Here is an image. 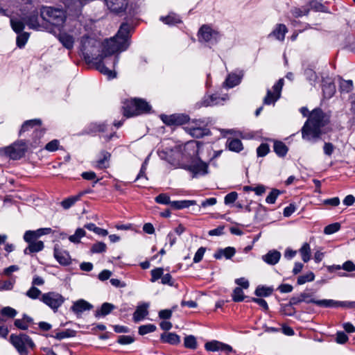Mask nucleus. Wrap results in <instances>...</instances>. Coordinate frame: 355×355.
<instances>
[{
	"label": "nucleus",
	"mask_w": 355,
	"mask_h": 355,
	"mask_svg": "<svg viewBox=\"0 0 355 355\" xmlns=\"http://www.w3.org/2000/svg\"><path fill=\"white\" fill-rule=\"evenodd\" d=\"M130 32V26L126 22L122 23L116 35L105 42L101 53L96 56L92 62L96 69L109 79L116 77V71L110 68L114 69L119 60V55L114 57L112 55L128 48Z\"/></svg>",
	"instance_id": "obj_1"
},
{
	"label": "nucleus",
	"mask_w": 355,
	"mask_h": 355,
	"mask_svg": "<svg viewBox=\"0 0 355 355\" xmlns=\"http://www.w3.org/2000/svg\"><path fill=\"white\" fill-rule=\"evenodd\" d=\"M329 122V116L321 109H314L302 128L303 139L315 141L320 138L321 128Z\"/></svg>",
	"instance_id": "obj_2"
},
{
	"label": "nucleus",
	"mask_w": 355,
	"mask_h": 355,
	"mask_svg": "<svg viewBox=\"0 0 355 355\" xmlns=\"http://www.w3.org/2000/svg\"><path fill=\"white\" fill-rule=\"evenodd\" d=\"M21 11L23 20L29 28L41 31L46 28L45 22L42 21L41 14L39 15L37 9L33 6L31 0H18Z\"/></svg>",
	"instance_id": "obj_3"
},
{
	"label": "nucleus",
	"mask_w": 355,
	"mask_h": 355,
	"mask_svg": "<svg viewBox=\"0 0 355 355\" xmlns=\"http://www.w3.org/2000/svg\"><path fill=\"white\" fill-rule=\"evenodd\" d=\"M41 18L46 26L47 23L54 26H62L67 18L66 11L60 8L43 6L41 8Z\"/></svg>",
	"instance_id": "obj_4"
},
{
	"label": "nucleus",
	"mask_w": 355,
	"mask_h": 355,
	"mask_svg": "<svg viewBox=\"0 0 355 355\" xmlns=\"http://www.w3.org/2000/svg\"><path fill=\"white\" fill-rule=\"evenodd\" d=\"M100 42L93 37L85 35L80 40V51L83 53L85 61L93 62L94 59L98 55Z\"/></svg>",
	"instance_id": "obj_5"
},
{
	"label": "nucleus",
	"mask_w": 355,
	"mask_h": 355,
	"mask_svg": "<svg viewBox=\"0 0 355 355\" xmlns=\"http://www.w3.org/2000/svg\"><path fill=\"white\" fill-rule=\"evenodd\" d=\"M9 341L14 346L19 355H28L29 350L33 349L35 345L33 340L25 334H11Z\"/></svg>",
	"instance_id": "obj_6"
},
{
	"label": "nucleus",
	"mask_w": 355,
	"mask_h": 355,
	"mask_svg": "<svg viewBox=\"0 0 355 355\" xmlns=\"http://www.w3.org/2000/svg\"><path fill=\"white\" fill-rule=\"evenodd\" d=\"M150 105L143 99H132L123 107V114L126 117H131L142 113L148 112Z\"/></svg>",
	"instance_id": "obj_7"
},
{
	"label": "nucleus",
	"mask_w": 355,
	"mask_h": 355,
	"mask_svg": "<svg viewBox=\"0 0 355 355\" xmlns=\"http://www.w3.org/2000/svg\"><path fill=\"white\" fill-rule=\"evenodd\" d=\"M162 121L167 125H182L188 122L185 127L200 128L205 125L204 121L201 120H193L189 121V117L184 114H171L162 116Z\"/></svg>",
	"instance_id": "obj_8"
},
{
	"label": "nucleus",
	"mask_w": 355,
	"mask_h": 355,
	"mask_svg": "<svg viewBox=\"0 0 355 355\" xmlns=\"http://www.w3.org/2000/svg\"><path fill=\"white\" fill-rule=\"evenodd\" d=\"M40 300L50 308L54 313H56L64 304L66 299L58 292L49 291L43 293L40 297Z\"/></svg>",
	"instance_id": "obj_9"
},
{
	"label": "nucleus",
	"mask_w": 355,
	"mask_h": 355,
	"mask_svg": "<svg viewBox=\"0 0 355 355\" xmlns=\"http://www.w3.org/2000/svg\"><path fill=\"white\" fill-rule=\"evenodd\" d=\"M74 27L75 30L71 31L72 33L62 31L57 36L59 42L68 50L73 49L76 37H78L80 34L81 24L76 22Z\"/></svg>",
	"instance_id": "obj_10"
},
{
	"label": "nucleus",
	"mask_w": 355,
	"mask_h": 355,
	"mask_svg": "<svg viewBox=\"0 0 355 355\" xmlns=\"http://www.w3.org/2000/svg\"><path fill=\"white\" fill-rule=\"evenodd\" d=\"M199 142L189 141L182 146H179V151L182 155V160L189 162L198 157Z\"/></svg>",
	"instance_id": "obj_11"
},
{
	"label": "nucleus",
	"mask_w": 355,
	"mask_h": 355,
	"mask_svg": "<svg viewBox=\"0 0 355 355\" xmlns=\"http://www.w3.org/2000/svg\"><path fill=\"white\" fill-rule=\"evenodd\" d=\"M1 153L12 159H19L25 155V143L20 141L18 143H14L10 146L3 147L1 149Z\"/></svg>",
	"instance_id": "obj_12"
},
{
	"label": "nucleus",
	"mask_w": 355,
	"mask_h": 355,
	"mask_svg": "<svg viewBox=\"0 0 355 355\" xmlns=\"http://www.w3.org/2000/svg\"><path fill=\"white\" fill-rule=\"evenodd\" d=\"M198 40L200 42L216 44L220 40V33L209 25H203L198 31Z\"/></svg>",
	"instance_id": "obj_13"
},
{
	"label": "nucleus",
	"mask_w": 355,
	"mask_h": 355,
	"mask_svg": "<svg viewBox=\"0 0 355 355\" xmlns=\"http://www.w3.org/2000/svg\"><path fill=\"white\" fill-rule=\"evenodd\" d=\"M187 168L193 174V178L203 176L209 173V166L207 162L197 157L189 162Z\"/></svg>",
	"instance_id": "obj_14"
},
{
	"label": "nucleus",
	"mask_w": 355,
	"mask_h": 355,
	"mask_svg": "<svg viewBox=\"0 0 355 355\" xmlns=\"http://www.w3.org/2000/svg\"><path fill=\"white\" fill-rule=\"evenodd\" d=\"M284 85V80L279 79L272 87V92L270 89L267 90V94L263 98L265 105L274 104L280 97L281 92Z\"/></svg>",
	"instance_id": "obj_15"
},
{
	"label": "nucleus",
	"mask_w": 355,
	"mask_h": 355,
	"mask_svg": "<svg viewBox=\"0 0 355 355\" xmlns=\"http://www.w3.org/2000/svg\"><path fill=\"white\" fill-rule=\"evenodd\" d=\"M314 304L321 307L355 308V302L336 301L334 300H315Z\"/></svg>",
	"instance_id": "obj_16"
},
{
	"label": "nucleus",
	"mask_w": 355,
	"mask_h": 355,
	"mask_svg": "<svg viewBox=\"0 0 355 355\" xmlns=\"http://www.w3.org/2000/svg\"><path fill=\"white\" fill-rule=\"evenodd\" d=\"M205 348L207 351H210V352L220 351L221 352H225V353H229V352L236 353V351H234L230 345L223 343L217 341V340H212L210 342H207L205 345Z\"/></svg>",
	"instance_id": "obj_17"
},
{
	"label": "nucleus",
	"mask_w": 355,
	"mask_h": 355,
	"mask_svg": "<svg viewBox=\"0 0 355 355\" xmlns=\"http://www.w3.org/2000/svg\"><path fill=\"white\" fill-rule=\"evenodd\" d=\"M54 257L61 265L68 266L71 263V257L69 252L62 249L58 245H55L54 247Z\"/></svg>",
	"instance_id": "obj_18"
},
{
	"label": "nucleus",
	"mask_w": 355,
	"mask_h": 355,
	"mask_svg": "<svg viewBox=\"0 0 355 355\" xmlns=\"http://www.w3.org/2000/svg\"><path fill=\"white\" fill-rule=\"evenodd\" d=\"M93 306L84 300H78L73 303L71 310L77 315L80 316L81 314L86 311H89Z\"/></svg>",
	"instance_id": "obj_19"
},
{
	"label": "nucleus",
	"mask_w": 355,
	"mask_h": 355,
	"mask_svg": "<svg viewBox=\"0 0 355 355\" xmlns=\"http://www.w3.org/2000/svg\"><path fill=\"white\" fill-rule=\"evenodd\" d=\"M315 299L313 297V295L306 291L301 293L300 294L293 296L290 299L289 304L292 306L297 305L301 302H306L307 304H314Z\"/></svg>",
	"instance_id": "obj_20"
},
{
	"label": "nucleus",
	"mask_w": 355,
	"mask_h": 355,
	"mask_svg": "<svg viewBox=\"0 0 355 355\" xmlns=\"http://www.w3.org/2000/svg\"><path fill=\"white\" fill-rule=\"evenodd\" d=\"M105 3L109 10L119 13L125 10L128 0H105Z\"/></svg>",
	"instance_id": "obj_21"
},
{
	"label": "nucleus",
	"mask_w": 355,
	"mask_h": 355,
	"mask_svg": "<svg viewBox=\"0 0 355 355\" xmlns=\"http://www.w3.org/2000/svg\"><path fill=\"white\" fill-rule=\"evenodd\" d=\"M148 303H142L141 304L138 305L133 314L134 322H138L143 320L148 314Z\"/></svg>",
	"instance_id": "obj_22"
},
{
	"label": "nucleus",
	"mask_w": 355,
	"mask_h": 355,
	"mask_svg": "<svg viewBox=\"0 0 355 355\" xmlns=\"http://www.w3.org/2000/svg\"><path fill=\"white\" fill-rule=\"evenodd\" d=\"M184 130L193 137L196 138H200L209 134V130L206 128L205 125L200 128L184 127Z\"/></svg>",
	"instance_id": "obj_23"
},
{
	"label": "nucleus",
	"mask_w": 355,
	"mask_h": 355,
	"mask_svg": "<svg viewBox=\"0 0 355 355\" xmlns=\"http://www.w3.org/2000/svg\"><path fill=\"white\" fill-rule=\"evenodd\" d=\"M281 253L275 250H270L266 254L263 256V260L270 265H275L280 259Z\"/></svg>",
	"instance_id": "obj_24"
},
{
	"label": "nucleus",
	"mask_w": 355,
	"mask_h": 355,
	"mask_svg": "<svg viewBox=\"0 0 355 355\" xmlns=\"http://www.w3.org/2000/svg\"><path fill=\"white\" fill-rule=\"evenodd\" d=\"M236 253V250L233 247H227L223 249H219L214 255L216 259H220L225 257L227 259H231Z\"/></svg>",
	"instance_id": "obj_25"
},
{
	"label": "nucleus",
	"mask_w": 355,
	"mask_h": 355,
	"mask_svg": "<svg viewBox=\"0 0 355 355\" xmlns=\"http://www.w3.org/2000/svg\"><path fill=\"white\" fill-rule=\"evenodd\" d=\"M160 339L162 343L171 345H177L180 343V337L175 333H164L161 335Z\"/></svg>",
	"instance_id": "obj_26"
},
{
	"label": "nucleus",
	"mask_w": 355,
	"mask_h": 355,
	"mask_svg": "<svg viewBox=\"0 0 355 355\" xmlns=\"http://www.w3.org/2000/svg\"><path fill=\"white\" fill-rule=\"evenodd\" d=\"M115 309V306L111 303L104 302L99 309L95 311L94 315L96 318L104 317L110 313Z\"/></svg>",
	"instance_id": "obj_27"
},
{
	"label": "nucleus",
	"mask_w": 355,
	"mask_h": 355,
	"mask_svg": "<svg viewBox=\"0 0 355 355\" xmlns=\"http://www.w3.org/2000/svg\"><path fill=\"white\" fill-rule=\"evenodd\" d=\"M44 248V243L41 241H36L28 243V247L24 250L25 254L36 253L42 251Z\"/></svg>",
	"instance_id": "obj_28"
},
{
	"label": "nucleus",
	"mask_w": 355,
	"mask_h": 355,
	"mask_svg": "<svg viewBox=\"0 0 355 355\" xmlns=\"http://www.w3.org/2000/svg\"><path fill=\"white\" fill-rule=\"evenodd\" d=\"M288 30L284 24H277L273 31L269 35V36H273L279 41H283L285 38V35Z\"/></svg>",
	"instance_id": "obj_29"
},
{
	"label": "nucleus",
	"mask_w": 355,
	"mask_h": 355,
	"mask_svg": "<svg viewBox=\"0 0 355 355\" xmlns=\"http://www.w3.org/2000/svg\"><path fill=\"white\" fill-rule=\"evenodd\" d=\"M322 92L325 98H331L336 92V86L332 82L323 81L322 83Z\"/></svg>",
	"instance_id": "obj_30"
},
{
	"label": "nucleus",
	"mask_w": 355,
	"mask_h": 355,
	"mask_svg": "<svg viewBox=\"0 0 355 355\" xmlns=\"http://www.w3.org/2000/svg\"><path fill=\"white\" fill-rule=\"evenodd\" d=\"M273 150L277 156L284 157L286 155L288 148L284 142L281 141H275Z\"/></svg>",
	"instance_id": "obj_31"
},
{
	"label": "nucleus",
	"mask_w": 355,
	"mask_h": 355,
	"mask_svg": "<svg viewBox=\"0 0 355 355\" xmlns=\"http://www.w3.org/2000/svg\"><path fill=\"white\" fill-rule=\"evenodd\" d=\"M102 158L99 159L96 162V164L94 165L95 168L98 169H103L108 167V161L111 157L110 153L107 151H102L101 153Z\"/></svg>",
	"instance_id": "obj_32"
},
{
	"label": "nucleus",
	"mask_w": 355,
	"mask_h": 355,
	"mask_svg": "<svg viewBox=\"0 0 355 355\" xmlns=\"http://www.w3.org/2000/svg\"><path fill=\"white\" fill-rule=\"evenodd\" d=\"M221 100L223 99L220 98V97L217 94L206 96L202 101L201 105L205 107L214 106L218 105Z\"/></svg>",
	"instance_id": "obj_33"
},
{
	"label": "nucleus",
	"mask_w": 355,
	"mask_h": 355,
	"mask_svg": "<svg viewBox=\"0 0 355 355\" xmlns=\"http://www.w3.org/2000/svg\"><path fill=\"white\" fill-rule=\"evenodd\" d=\"M196 205V200H184L172 201L171 207L175 209H182Z\"/></svg>",
	"instance_id": "obj_34"
},
{
	"label": "nucleus",
	"mask_w": 355,
	"mask_h": 355,
	"mask_svg": "<svg viewBox=\"0 0 355 355\" xmlns=\"http://www.w3.org/2000/svg\"><path fill=\"white\" fill-rule=\"evenodd\" d=\"M42 124V121L40 119H31L26 121L21 125V130L19 131V134L21 135L22 132L29 130L31 128L35 127L40 128Z\"/></svg>",
	"instance_id": "obj_35"
},
{
	"label": "nucleus",
	"mask_w": 355,
	"mask_h": 355,
	"mask_svg": "<svg viewBox=\"0 0 355 355\" xmlns=\"http://www.w3.org/2000/svg\"><path fill=\"white\" fill-rule=\"evenodd\" d=\"M83 196V193H79L76 196H70L61 202V205L64 209H68L72 207L80 198Z\"/></svg>",
	"instance_id": "obj_36"
},
{
	"label": "nucleus",
	"mask_w": 355,
	"mask_h": 355,
	"mask_svg": "<svg viewBox=\"0 0 355 355\" xmlns=\"http://www.w3.org/2000/svg\"><path fill=\"white\" fill-rule=\"evenodd\" d=\"M227 146L230 150L236 153L241 151L243 148V144L239 139H229L227 141Z\"/></svg>",
	"instance_id": "obj_37"
},
{
	"label": "nucleus",
	"mask_w": 355,
	"mask_h": 355,
	"mask_svg": "<svg viewBox=\"0 0 355 355\" xmlns=\"http://www.w3.org/2000/svg\"><path fill=\"white\" fill-rule=\"evenodd\" d=\"M160 20L168 25H175L181 22L180 17L174 13L169 14L166 17H161Z\"/></svg>",
	"instance_id": "obj_38"
},
{
	"label": "nucleus",
	"mask_w": 355,
	"mask_h": 355,
	"mask_svg": "<svg viewBox=\"0 0 355 355\" xmlns=\"http://www.w3.org/2000/svg\"><path fill=\"white\" fill-rule=\"evenodd\" d=\"M10 26L16 33H22L25 28L24 22L17 18L10 19Z\"/></svg>",
	"instance_id": "obj_39"
},
{
	"label": "nucleus",
	"mask_w": 355,
	"mask_h": 355,
	"mask_svg": "<svg viewBox=\"0 0 355 355\" xmlns=\"http://www.w3.org/2000/svg\"><path fill=\"white\" fill-rule=\"evenodd\" d=\"M293 17L297 18L302 16L307 15L309 12V8L307 6H304L301 8L295 7L291 10Z\"/></svg>",
	"instance_id": "obj_40"
},
{
	"label": "nucleus",
	"mask_w": 355,
	"mask_h": 355,
	"mask_svg": "<svg viewBox=\"0 0 355 355\" xmlns=\"http://www.w3.org/2000/svg\"><path fill=\"white\" fill-rule=\"evenodd\" d=\"M300 253L304 262H308L311 259V248L308 243H304L300 249Z\"/></svg>",
	"instance_id": "obj_41"
},
{
	"label": "nucleus",
	"mask_w": 355,
	"mask_h": 355,
	"mask_svg": "<svg viewBox=\"0 0 355 355\" xmlns=\"http://www.w3.org/2000/svg\"><path fill=\"white\" fill-rule=\"evenodd\" d=\"M273 291L272 287H267L263 286H259L254 292V294L258 297H268L270 296Z\"/></svg>",
	"instance_id": "obj_42"
},
{
	"label": "nucleus",
	"mask_w": 355,
	"mask_h": 355,
	"mask_svg": "<svg viewBox=\"0 0 355 355\" xmlns=\"http://www.w3.org/2000/svg\"><path fill=\"white\" fill-rule=\"evenodd\" d=\"M241 82V77L235 73L230 74L227 79L225 80V85L228 87H234V86L239 85Z\"/></svg>",
	"instance_id": "obj_43"
},
{
	"label": "nucleus",
	"mask_w": 355,
	"mask_h": 355,
	"mask_svg": "<svg viewBox=\"0 0 355 355\" xmlns=\"http://www.w3.org/2000/svg\"><path fill=\"white\" fill-rule=\"evenodd\" d=\"M42 294L39 288L33 286L26 293V295L32 300H40Z\"/></svg>",
	"instance_id": "obj_44"
},
{
	"label": "nucleus",
	"mask_w": 355,
	"mask_h": 355,
	"mask_svg": "<svg viewBox=\"0 0 355 355\" xmlns=\"http://www.w3.org/2000/svg\"><path fill=\"white\" fill-rule=\"evenodd\" d=\"M314 279V273L313 272H309L306 274L299 276L297 278V283L298 285H302L306 282H313Z\"/></svg>",
	"instance_id": "obj_45"
},
{
	"label": "nucleus",
	"mask_w": 355,
	"mask_h": 355,
	"mask_svg": "<svg viewBox=\"0 0 355 355\" xmlns=\"http://www.w3.org/2000/svg\"><path fill=\"white\" fill-rule=\"evenodd\" d=\"M304 76L311 85H315L318 80V76L315 72L311 68H307L304 70Z\"/></svg>",
	"instance_id": "obj_46"
},
{
	"label": "nucleus",
	"mask_w": 355,
	"mask_h": 355,
	"mask_svg": "<svg viewBox=\"0 0 355 355\" xmlns=\"http://www.w3.org/2000/svg\"><path fill=\"white\" fill-rule=\"evenodd\" d=\"M18 35L17 37V45L19 48H23L25 44H26L28 37H29V33L26 32H22L20 33H17Z\"/></svg>",
	"instance_id": "obj_47"
},
{
	"label": "nucleus",
	"mask_w": 355,
	"mask_h": 355,
	"mask_svg": "<svg viewBox=\"0 0 355 355\" xmlns=\"http://www.w3.org/2000/svg\"><path fill=\"white\" fill-rule=\"evenodd\" d=\"M85 235V231L82 228H78L73 235L69 237V240L74 243H78L82 237Z\"/></svg>",
	"instance_id": "obj_48"
},
{
	"label": "nucleus",
	"mask_w": 355,
	"mask_h": 355,
	"mask_svg": "<svg viewBox=\"0 0 355 355\" xmlns=\"http://www.w3.org/2000/svg\"><path fill=\"white\" fill-rule=\"evenodd\" d=\"M232 300L236 302H242L245 298L244 293L241 287H236L232 295Z\"/></svg>",
	"instance_id": "obj_49"
},
{
	"label": "nucleus",
	"mask_w": 355,
	"mask_h": 355,
	"mask_svg": "<svg viewBox=\"0 0 355 355\" xmlns=\"http://www.w3.org/2000/svg\"><path fill=\"white\" fill-rule=\"evenodd\" d=\"M184 347L189 349H196L197 348V341L196 338L193 336H187L184 338Z\"/></svg>",
	"instance_id": "obj_50"
},
{
	"label": "nucleus",
	"mask_w": 355,
	"mask_h": 355,
	"mask_svg": "<svg viewBox=\"0 0 355 355\" xmlns=\"http://www.w3.org/2000/svg\"><path fill=\"white\" fill-rule=\"evenodd\" d=\"M156 330V326L153 324L141 325L139 327V334L141 336L148 333L153 332Z\"/></svg>",
	"instance_id": "obj_51"
},
{
	"label": "nucleus",
	"mask_w": 355,
	"mask_h": 355,
	"mask_svg": "<svg viewBox=\"0 0 355 355\" xmlns=\"http://www.w3.org/2000/svg\"><path fill=\"white\" fill-rule=\"evenodd\" d=\"M340 229V224L338 223H334L326 226L324 229V233L325 234H332L337 232Z\"/></svg>",
	"instance_id": "obj_52"
},
{
	"label": "nucleus",
	"mask_w": 355,
	"mask_h": 355,
	"mask_svg": "<svg viewBox=\"0 0 355 355\" xmlns=\"http://www.w3.org/2000/svg\"><path fill=\"white\" fill-rule=\"evenodd\" d=\"M353 83L352 80H342L340 83V89L341 92L348 93L352 90Z\"/></svg>",
	"instance_id": "obj_53"
},
{
	"label": "nucleus",
	"mask_w": 355,
	"mask_h": 355,
	"mask_svg": "<svg viewBox=\"0 0 355 355\" xmlns=\"http://www.w3.org/2000/svg\"><path fill=\"white\" fill-rule=\"evenodd\" d=\"M37 238L36 231L28 230L24 235V239L28 243L36 241Z\"/></svg>",
	"instance_id": "obj_54"
},
{
	"label": "nucleus",
	"mask_w": 355,
	"mask_h": 355,
	"mask_svg": "<svg viewBox=\"0 0 355 355\" xmlns=\"http://www.w3.org/2000/svg\"><path fill=\"white\" fill-rule=\"evenodd\" d=\"M155 200L158 204L162 205H170L172 202L170 200L169 196L166 193H160L157 196L155 197Z\"/></svg>",
	"instance_id": "obj_55"
},
{
	"label": "nucleus",
	"mask_w": 355,
	"mask_h": 355,
	"mask_svg": "<svg viewBox=\"0 0 355 355\" xmlns=\"http://www.w3.org/2000/svg\"><path fill=\"white\" fill-rule=\"evenodd\" d=\"M280 193L281 191L279 190L273 189L266 197V202L268 204H274Z\"/></svg>",
	"instance_id": "obj_56"
},
{
	"label": "nucleus",
	"mask_w": 355,
	"mask_h": 355,
	"mask_svg": "<svg viewBox=\"0 0 355 355\" xmlns=\"http://www.w3.org/2000/svg\"><path fill=\"white\" fill-rule=\"evenodd\" d=\"M310 10H313L315 11L322 12L324 11V6L320 2L313 0L310 1L307 5Z\"/></svg>",
	"instance_id": "obj_57"
},
{
	"label": "nucleus",
	"mask_w": 355,
	"mask_h": 355,
	"mask_svg": "<svg viewBox=\"0 0 355 355\" xmlns=\"http://www.w3.org/2000/svg\"><path fill=\"white\" fill-rule=\"evenodd\" d=\"M151 279L152 282H155L159 278H162L164 273V270L162 268H157L151 270Z\"/></svg>",
	"instance_id": "obj_58"
},
{
	"label": "nucleus",
	"mask_w": 355,
	"mask_h": 355,
	"mask_svg": "<svg viewBox=\"0 0 355 355\" xmlns=\"http://www.w3.org/2000/svg\"><path fill=\"white\" fill-rule=\"evenodd\" d=\"M270 151V148L268 144L263 143L257 148V154L258 157H264Z\"/></svg>",
	"instance_id": "obj_59"
},
{
	"label": "nucleus",
	"mask_w": 355,
	"mask_h": 355,
	"mask_svg": "<svg viewBox=\"0 0 355 355\" xmlns=\"http://www.w3.org/2000/svg\"><path fill=\"white\" fill-rule=\"evenodd\" d=\"M17 313V311L10 306L4 307L1 310V314L2 315L7 316L10 318L15 317Z\"/></svg>",
	"instance_id": "obj_60"
},
{
	"label": "nucleus",
	"mask_w": 355,
	"mask_h": 355,
	"mask_svg": "<svg viewBox=\"0 0 355 355\" xmlns=\"http://www.w3.org/2000/svg\"><path fill=\"white\" fill-rule=\"evenodd\" d=\"M106 250V245L103 242H98L94 243L91 249L93 253H101Z\"/></svg>",
	"instance_id": "obj_61"
},
{
	"label": "nucleus",
	"mask_w": 355,
	"mask_h": 355,
	"mask_svg": "<svg viewBox=\"0 0 355 355\" xmlns=\"http://www.w3.org/2000/svg\"><path fill=\"white\" fill-rule=\"evenodd\" d=\"M60 142L58 139H53L46 144L45 149L49 152H54L58 149Z\"/></svg>",
	"instance_id": "obj_62"
},
{
	"label": "nucleus",
	"mask_w": 355,
	"mask_h": 355,
	"mask_svg": "<svg viewBox=\"0 0 355 355\" xmlns=\"http://www.w3.org/2000/svg\"><path fill=\"white\" fill-rule=\"evenodd\" d=\"M238 198V193L236 191L230 192L225 196L224 202L225 205L234 203Z\"/></svg>",
	"instance_id": "obj_63"
},
{
	"label": "nucleus",
	"mask_w": 355,
	"mask_h": 355,
	"mask_svg": "<svg viewBox=\"0 0 355 355\" xmlns=\"http://www.w3.org/2000/svg\"><path fill=\"white\" fill-rule=\"evenodd\" d=\"M51 336L58 340H62L64 338L71 337V332L69 330H64L60 332L55 333L54 335H51Z\"/></svg>",
	"instance_id": "obj_64"
}]
</instances>
